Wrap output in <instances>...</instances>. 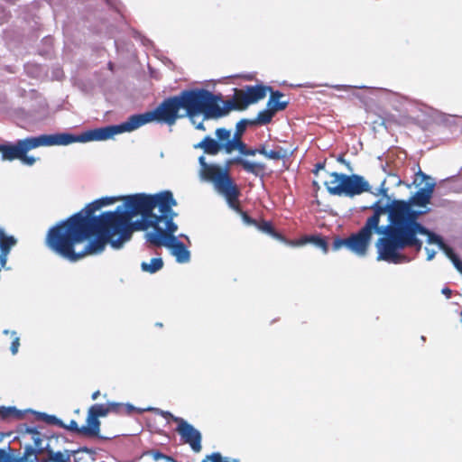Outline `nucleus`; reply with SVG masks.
Listing matches in <instances>:
<instances>
[{
    "mask_svg": "<svg viewBox=\"0 0 462 462\" xmlns=\"http://www.w3.org/2000/svg\"><path fill=\"white\" fill-rule=\"evenodd\" d=\"M124 198L125 196L104 197L88 204L83 210L51 227L46 235L45 245L58 255L73 263L87 255L95 254L88 252V243L80 251H77L76 246L86 240L90 241L91 237L106 238L99 226V219L109 211L103 212L98 217L93 215L105 206L117 201L125 202Z\"/></svg>",
    "mask_w": 462,
    "mask_h": 462,
    "instance_id": "obj_1",
    "label": "nucleus"
},
{
    "mask_svg": "<svg viewBox=\"0 0 462 462\" xmlns=\"http://www.w3.org/2000/svg\"><path fill=\"white\" fill-rule=\"evenodd\" d=\"M200 114L203 115V120H206L204 88L185 89L177 96L165 98L153 110L133 115L120 125L91 129L90 134L93 141H106L154 121L173 125L179 118L186 116L194 124L195 116Z\"/></svg>",
    "mask_w": 462,
    "mask_h": 462,
    "instance_id": "obj_2",
    "label": "nucleus"
},
{
    "mask_svg": "<svg viewBox=\"0 0 462 462\" xmlns=\"http://www.w3.org/2000/svg\"><path fill=\"white\" fill-rule=\"evenodd\" d=\"M418 211H409L404 205L397 208L393 214V226L390 238L385 240L388 257L386 262L400 263L406 259V256L398 251L404 248H414L420 252L422 248V242L417 236H427L429 244H436L441 249L445 245L441 236L429 230L418 222L420 216Z\"/></svg>",
    "mask_w": 462,
    "mask_h": 462,
    "instance_id": "obj_3",
    "label": "nucleus"
},
{
    "mask_svg": "<svg viewBox=\"0 0 462 462\" xmlns=\"http://www.w3.org/2000/svg\"><path fill=\"white\" fill-rule=\"evenodd\" d=\"M199 162L200 164L201 178L213 183L215 189L225 197L228 206L241 214L245 224L256 226L257 221L241 208L239 202L241 191L230 176L229 168L231 165H239L247 173H251L256 177H262L265 174L266 165L263 162H250L241 156H236L226 161L224 169L216 164L207 163L204 156H200Z\"/></svg>",
    "mask_w": 462,
    "mask_h": 462,
    "instance_id": "obj_4",
    "label": "nucleus"
},
{
    "mask_svg": "<svg viewBox=\"0 0 462 462\" xmlns=\"http://www.w3.org/2000/svg\"><path fill=\"white\" fill-rule=\"evenodd\" d=\"M134 217H125L124 213L109 211L99 219V226L106 235L105 239H92L88 241V253L95 254L102 253L106 245L114 249H120L124 244L129 241L134 231H145L152 227L150 233L163 232L164 228L160 223L164 222L167 226V215L159 217H142L141 219L133 221Z\"/></svg>",
    "mask_w": 462,
    "mask_h": 462,
    "instance_id": "obj_5",
    "label": "nucleus"
},
{
    "mask_svg": "<svg viewBox=\"0 0 462 462\" xmlns=\"http://www.w3.org/2000/svg\"><path fill=\"white\" fill-rule=\"evenodd\" d=\"M93 142L90 130L75 135L62 133L56 134H42L35 137H27L18 140L15 143L0 144V152L3 161L20 160L22 163L32 166L36 159L28 156L27 152L40 146L68 145L73 143Z\"/></svg>",
    "mask_w": 462,
    "mask_h": 462,
    "instance_id": "obj_6",
    "label": "nucleus"
},
{
    "mask_svg": "<svg viewBox=\"0 0 462 462\" xmlns=\"http://www.w3.org/2000/svg\"><path fill=\"white\" fill-rule=\"evenodd\" d=\"M124 199V207L118 206L115 211L124 213L127 217L138 215L143 217L167 215L168 221L177 216L172 209L177 206V201L170 190L156 194L137 193L125 196Z\"/></svg>",
    "mask_w": 462,
    "mask_h": 462,
    "instance_id": "obj_7",
    "label": "nucleus"
},
{
    "mask_svg": "<svg viewBox=\"0 0 462 462\" xmlns=\"http://www.w3.org/2000/svg\"><path fill=\"white\" fill-rule=\"evenodd\" d=\"M402 204L406 206L409 211H413L410 204L404 200H393L391 204L385 206L381 205L380 201H376L371 207L374 210V214L366 219L365 224L375 229V233L384 235V236L380 237L376 242L378 261H385L389 255L386 251L385 240L390 238L391 231L393 230L392 226L394 225L393 214Z\"/></svg>",
    "mask_w": 462,
    "mask_h": 462,
    "instance_id": "obj_8",
    "label": "nucleus"
},
{
    "mask_svg": "<svg viewBox=\"0 0 462 462\" xmlns=\"http://www.w3.org/2000/svg\"><path fill=\"white\" fill-rule=\"evenodd\" d=\"M204 97L206 106L205 119H218L226 116L232 110L242 111L250 105L244 89L235 88L233 98L222 102L221 95H215L204 88Z\"/></svg>",
    "mask_w": 462,
    "mask_h": 462,
    "instance_id": "obj_9",
    "label": "nucleus"
},
{
    "mask_svg": "<svg viewBox=\"0 0 462 462\" xmlns=\"http://www.w3.org/2000/svg\"><path fill=\"white\" fill-rule=\"evenodd\" d=\"M328 176L329 180L324 185L330 195L353 198L371 189L368 181L361 175L330 172Z\"/></svg>",
    "mask_w": 462,
    "mask_h": 462,
    "instance_id": "obj_10",
    "label": "nucleus"
},
{
    "mask_svg": "<svg viewBox=\"0 0 462 462\" xmlns=\"http://www.w3.org/2000/svg\"><path fill=\"white\" fill-rule=\"evenodd\" d=\"M177 229L178 226L173 219H169L163 232L146 233L145 239L153 246L168 247L171 249V254L175 256L178 263H186L190 260V252L187 249L186 245L174 236Z\"/></svg>",
    "mask_w": 462,
    "mask_h": 462,
    "instance_id": "obj_11",
    "label": "nucleus"
},
{
    "mask_svg": "<svg viewBox=\"0 0 462 462\" xmlns=\"http://www.w3.org/2000/svg\"><path fill=\"white\" fill-rule=\"evenodd\" d=\"M375 229L365 223V226L356 233L346 238L337 237L332 244V249L337 251L343 246L358 256H365L369 248L373 234Z\"/></svg>",
    "mask_w": 462,
    "mask_h": 462,
    "instance_id": "obj_12",
    "label": "nucleus"
},
{
    "mask_svg": "<svg viewBox=\"0 0 462 462\" xmlns=\"http://www.w3.org/2000/svg\"><path fill=\"white\" fill-rule=\"evenodd\" d=\"M60 438L51 436L46 438L44 446L45 457L39 459V462H70L71 456L76 452L69 449H60L59 448Z\"/></svg>",
    "mask_w": 462,
    "mask_h": 462,
    "instance_id": "obj_13",
    "label": "nucleus"
},
{
    "mask_svg": "<svg viewBox=\"0 0 462 462\" xmlns=\"http://www.w3.org/2000/svg\"><path fill=\"white\" fill-rule=\"evenodd\" d=\"M26 432L31 435L34 447L27 445L23 455L16 458L15 462H39L38 457L45 453L44 436L36 429H27Z\"/></svg>",
    "mask_w": 462,
    "mask_h": 462,
    "instance_id": "obj_14",
    "label": "nucleus"
},
{
    "mask_svg": "<svg viewBox=\"0 0 462 462\" xmlns=\"http://www.w3.org/2000/svg\"><path fill=\"white\" fill-rule=\"evenodd\" d=\"M175 421L178 422L176 430L183 443L189 444L194 452H199L202 448L200 432L181 418H176Z\"/></svg>",
    "mask_w": 462,
    "mask_h": 462,
    "instance_id": "obj_15",
    "label": "nucleus"
},
{
    "mask_svg": "<svg viewBox=\"0 0 462 462\" xmlns=\"http://www.w3.org/2000/svg\"><path fill=\"white\" fill-rule=\"evenodd\" d=\"M249 120L242 119L236 125V131L231 138V141L224 143V151L226 153L230 154L235 150H239L245 143L242 140L243 134H245Z\"/></svg>",
    "mask_w": 462,
    "mask_h": 462,
    "instance_id": "obj_16",
    "label": "nucleus"
},
{
    "mask_svg": "<svg viewBox=\"0 0 462 462\" xmlns=\"http://www.w3.org/2000/svg\"><path fill=\"white\" fill-rule=\"evenodd\" d=\"M434 184L427 183L423 188H420L419 190L415 192V194L410 199V201L407 202L411 205L417 207H425L427 206L432 198V194L434 191Z\"/></svg>",
    "mask_w": 462,
    "mask_h": 462,
    "instance_id": "obj_17",
    "label": "nucleus"
},
{
    "mask_svg": "<svg viewBox=\"0 0 462 462\" xmlns=\"http://www.w3.org/2000/svg\"><path fill=\"white\" fill-rule=\"evenodd\" d=\"M17 244V239L14 236L5 234L4 228L0 230V264L6 266L8 255L14 246Z\"/></svg>",
    "mask_w": 462,
    "mask_h": 462,
    "instance_id": "obj_18",
    "label": "nucleus"
},
{
    "mask_svg": "<svg viewBox=\"0 0 462 462\" xmlns=\"http://www.w3.org/2000/svg\"><path fill=\"white\" fill-rule=\"evenodd\" d=\"M268 90H272V88L263 85L247 86L244 89L250 105L263 99Z\"/></svg>",
    "mask_w": 462,
    "mask_h": 462,
    "instance_id": "obj_19",
    "label": "nucleus"
},
{
    "mask_svg": "<svg viewBox=\"0 0 462 462\" xmlns=\"http://www.w3.org/2000/svg\"><path fill=\"white\" fill-rule=\"evenodd\" d=\"M100 430V421L95 414L88 411L87 424L81 426V435L86 437H97Z\"/></svg>",
    "mask_w": 462,
    "mask_h": 462,
    "instance_id": "obj_20",
    "label": "nucleus"
},
{
    "mask_svg": "<svg viewBox=\"0 0 462 462\" xmlns=\"http://www.w3.org/2000/svg\"><path fill=\"white\" fill-rule=\"evenodd\" d=\"M194 147L202 149L207 154L216 155L221 150H224V143H218L210 136H206L200 143L194 145Z\"/></svg>",
    "mask_w": 462,
    "mask_h": 462,
    "instance_id": "obj_21",
    "label": "nucleus"
},
{
    "mask_svg": "<svg viewBox=\"0 0 462 462\" xmlns=\"http://www.w3.org/2000/svg\"><path fill=\"white\" fill-rule=\"evenodd\" d=\"M271 92L270 98L267 102V106L269 108H272V110L274 111V113H277L278 111L284 110L288 105L289 101L284 100L282 101L281 98L284 96L283 93H282L279 90H269Z\"/></svg>",
    "mask_w": 462,
    "mask_h": 462,
    "instance_id": "obj_22",
    "label": "nucleus"
},
{
    "mask_svg": "<svg viewBox=\"0 0 462 462\" xmlns=\"http://www.w3.org/2000/svg\"><path fill=\"white\" fill-rule=\"evenodd\" d=\"M275 114L276 113H274V111L272 110V108H269L267 106L266 109H263L257 114V116L254 120H253V121L249 120V125H267V124L271 123V121L273 120V117L274 116Z\"/></svg>",
    "mask_w": 462,
    "mask_h": 462,
    "instance_id": "obj_23",
    "label": "nucleus"
},
{
    "mask_svg": "<svg viewBox=\"0 0 462 462\" xmlns=\"http://www.w3.org/2000/svg\"><path fill=\"white\" fill-rule=\"evenodd\" d=\"M306 243H312L315 246L320 248L323 253H328V245L325 238L318 236H305L303 237L299 244L304 245Z\"/></svg>",
    "mask_w": 462,
    "mask_h": 462,
    "instance_id": "obj_24",
    "label": "nucleus"
},
{
    "mask_svg": "<svg viewBox=\"0 0 462 462\" xmlns=\"http://www.w3.org/2000/svg\"><path fill=\"white\" fill-rule=\"evenodd\" d=\"M163 267V261L161 257L151 259L150 263L143 262L141 269L144 273H155Z\"/></svg>",
    "mask_w": 462,
    "mask_h": 462,
    "instance_id": "obj_25",
    "label": "nucleus"
},
{
    "mask_svg": "<svg viewBox=\"0 0 462 462\" xmlns=\"http://www.w3.org/2000/svg\"><path fill=\"white\" fill-rule=\"evenodd\" d=\"M106 404L109 413L129 415L134 411V407L129 404H124L119 402H107Z\"/></svg>",
    "mask_w": 462,
    "mask_h": 462,
    "instance_id": "obj_26",
    "label": "nucleus"
},
{
    "mask_svg": "<svg viewBox=\"0 0 462 462\" xmlns=\"http://www.w3.org/2000/svg\"><path fill=\"white\" fill-rule=\"evenodd\" d=\"M0 418L6 420L10 418L22 419L23 413L15 407H0Z\"/></svg>",
    "mask_w": 462,
    "mask_h": 462,
    "instance_id": "obj_27",
    "label": "nucleus"
},
{
    "mask_svg": "<svg viewBox=\"0 0 462 462\" xmlns=\"http://www.w3.org/2000/svg\"><path fill=\"white\" fill-rule=\"evenodd\" d=\"M37 418L48 424L56 425V426H59L60 428L64 427L63 421L60 420V419H58L54 415H49L46 413L39 412L37 414Z\"/></svg>",
    "mask_w": 462,
    "mask_h": 462,
    "instance_id": "obj_28",
    "label": "nucleus"
},
{
    "mask_svg": "<svg viewBox=\"0 0 462 462\" xmlns=\"http://www.w3.org/2000/svg\"><path fill=\"white\" fill-rule=\"evenodd\" d=\"M88 411L97 418L106 417L109 414L107 404H94L88 409Z\"/></svg>",
    "mask_w": 462,
    "mask_h": 462,
    "instance_id": "obj_29",
    "label": "nucleus"
},
{
    "mask_svg": "<svg viewBox=\"0 0 462 462\" xmlns=\"http://www.w3.org/2000/svg\"><path fill=\"white\" fill-rule=\"evenodd\" d=\"M256 226L259 230L267 233L273 236H278L271 222L262 220L260 222H257Z\"/></svg>",
    "mask_w": 462,
    "mask_h": 462,
    "instance_id": "obj_30",
    "label": "nucleus"
},
{
    "mask_svg": "<svg viewBox=\"0 0 462 462\" xmlns=\"http://www.w3.org/2000/svg\"><path fill=\"white\" fill-rule=\"evenodd\" d=\"M216 136L218 143H227L228 141H231V131L226 128H217L216 130Z\"/></svg>",
    "mask_w": 462,
    "mask_h": 462,
    "instance_id": "obj_31",
    "label": "nucleus"
},
{
    "mask_svg": "<svg viewBox=\"0 0 462 462\" xmlns=\"http://www.w3.org/2000/svg\"><path fill=\"white\" fill-rule=\"evenodd\" d=\"M5 334H10L13 337V341H12V344H11V347H10V350L12 352L13 355H16L17 352H18V349H19V346H20V338L19 337H17L16 335V332L15 331H9V330H5L4 331Z\"/></svg>",
    "mask_w": 462,
    "mask_h": 462,
    "instance_id": "obj_32",
    "label": "nucleus"
},
{
    "mask_svg": "<svg viewBox=\"0 0 462 462\" xmlns=\"http://www.w3.org/2000/svg\"><path fill=\"white\" fill-rule=\"evenodd\" d=\"M285 157V152L282 148L279 147L276 150L268 151L266 154L267 159L281 160Z\"/></svg>",
    "mask_w": 462,
    "mask_h": 462,
    "instance_id": "obj_33",
    "label": "nucleus"
},
{
    "mask_svg": "<svg viewBox=\"0 0 462 462\" xmlns=\"http://www.w3.org/2000/svg\"><path fill=\"white\" fill-rule=\"evenodd\" d=\"M239 153L243 156H254L257 154V148H250L247 144H244L239 150Z\"/></svg>",
    "mask_w": 462,
    "mask_h": 462,
    "instance_id": "obj_34",
    "label": "nucleus"
},
{
    "mask_svg": "<svg viewBox=\"0 0 462 462\" xmlns=\"http://www.w3.org/2000/svg\"><path fill=\"white\" fill-rule=\"evenodd\" d=\"M62 428L71 432L81 435V427H79L77 421L74 420H71L68 425L64 424V427Z\"/></svg>",
    "mask_w": 462,
    "mask_h": 462,
    "instance_id": "obj_35",
    "label": "nucleus"
},
{
    "mask_svg": "<svg viewBox=\"0 0 462 462\" xmlns=\"http://www.w3.org/2000/svg\"><path fill=\"white\" fill-rule=\"evenodd\" d=\"M441 250L445 253V254L452 261L456 256H457L453 249L448 246V245H444L441 248Z\"/></svg>",
    "mask_w": 462,
    "mask_h": 462,
    "instance_id": "obj_36",
    "label": "nucleus"
},
{
    "mask_svg": "<svg viewBox=\"0 0 462 462\" xmlns=\"http://www.w3.org/2000/svg\"><path fill=\"white\" fill-rule=\"evenodd\" d=\"M153 458H154L155 460H158V459L163 458V459H166L167 461L175 462V461H174V459H173L172 457H169V456H166V455H164V454H162V453H161V452H158V451H157V452H155V453L153 454Z\"/></svg>",
    "mask_w": 462,
    "mask_h": 462,
    "instance_id": "obj_37",
    "label": "nucleus"
},
{
    "mask_svg": "<svg viewBox=\"0 0 462 462\" xmlns=\"http://www.w3.org/2000/svg\"><path fill=\"white\" fill-rule=\"evenodd\" d=\"M268 151L265 147V145H261L259 148H257V153L263 155L266 158Z\"/></svg>",
    "mask_w": 462,
    "mask_h": 462,
    "instance_id": "obj_38",
    "label": "nucleus"
},
{
    "mask_svg": "<svg viewBox=\"0 0 462 462\" xmlns=\"http://www.w3.org/2000/svg\"><path fill=\"white\" fill-rule=\"evenodd\" d=\"M324 167H325V162H319V163H317V164L315 165V170L313 171V173H314V174H318V171H319V170L324 169Z\"/></svg>",
    "mask_w": 462,
    "mask_h": 462,
    "instance_id": "obj_39",
    "label": "nucleus"
},
{
    "mask_svg": "<svg viewBox=\"0 0 462 462\" xmlns=\"http://www.w3.org/2000/svg\"><path fill=\"white\" fill-rule=\"evenodd\" d=\"M426 251H427V254H428L427 260L428 261L432 260L434 258L435 254H436L435 251L430 250L428 248H426Z\"/></svg>",
    "mask_w": 462,
    "mask_h": 462,
    "instance_id": "obj_40",
    "label": "nucleus"
},
{
    "mask_svg": "<svg viewBox=\"0 0 462 462\" xmlns=\"http://www.w3.org/2000/svg\"><path fill=\"white\" fill-rule=\"evenodd\" d=\"M195 125V128L198 129V130H201V131H206V127L204 125V123L203 122H200L199 124H196V122L193 124Z\"/></svg>",
    "mask_w": 462,
    "mask_h": 462,
    "instance_id": "obj_41",
    "label": "nucleus"
},
{
    "mask_svg": "<svg viewBox=\"0 0 462 462\" xmlns=\"http://www.w3.org/2000/svg\"><path fill=\"white\" fill-rule=\"evenodd\" d=\"M7 457L5 450L0 449V462H5Z\"/></svg>",
    "mask_w": 462,
    "mask_h": 462,
    "instance_id": "obj_42",
    "label": "nucleus"
},
{
    "mask_svg": "<svg viewBox=\"0 0 462 462\" xmlns=\"http://www.w3.org/2000/svg\"><path fill=\"white\" fill-rule=\"evenodd\" d=\"M442 293L448 299V298H450L452 291L448 288H443Z\"/></svg>",
    "mask_w": 462,
    "mask_h": 462,
    "instance_id": "obj_43",
    "label": "nucleus"
},
{
    "mask_svg": "<svg viewBox=\"0 0 462 462\" xmlns=\"http://www.w3.org/2000/svg\"><path fill=\"white\" fill-rule=\"evenodd\" d=\"M100 395V392L97 390L92 393V400H96Z\"/></svg>",
    "mask_w": 462,
    "mask_h": 462,
    "instance_id": "obj_44",
    "label": "nucleus"
},
{
    "mask_svg": "<svg viewBox=\"0 0 462 462\" xmlns=\"http://www.w3.org/2000/svg\"><path fill=\"white\" fill-rule=\"evenodd\" d=\"M2 229H3V228H2V227H0V230H2Z\"/></svg>",
    "mask_w": 462,
    "mask_h": 462,
    "instance_id": "obj_45",
    "label": "nucleus"
}]
</instances>
